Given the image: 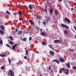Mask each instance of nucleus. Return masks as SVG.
I'll use <instances>...</instances> for the list:
<instances>
[{
	"label": "nucleus",
	"instance_id": "obj_51",
	"mask_svg": "<svg viewBox=\"0 0 76 76\" xmlns=\"http://www.w3.org/2000/svg\"><path fill=\"white\" fill-rule=\"evenodd\" d=\"M43 30L42 29H40V31L41 32H42V31Z\"/></svg>",
	"mask_w": 76,
	"mask_h": 76
},
{
	"label": "nucleus",
	"instance_id": "obj_20",
	"mask_svg": "<svg viewBox=\"0 0 76 76\" xmlns=\"http://www.w3.org/2000/svg\"><path fill=\"white\" fill-rule=\"evenodd\" d=\"M9 44H10L12 45V44H13V42H12V41H10L9 42Z\"/></svg>",
	"mask_w": 76,
	"mask_h": 76
},
{
	"label": "nucleus",
	"instance_id": "obj_17",
	"mask_svg": "<svg viewBox=\"0 0 76 76\" xmlns=\"http://www.w3.org/2000/svg\"><path fill=\"white\" fill-rule=\"evenodd\" d=\"M29 22H30V23H31V25H32V24H33V23H34V21H33L31 20H29Z\"/></svg>",
	"mask_w": 76,
	"mask_h": 76
},
{
	"label": "nucleus",
	"instance_id": "obj_10",
	"mask_svg": "<svg viewBox=\"0 0 76 76\" xmlns=\"http://www.w3.org/2000/svg\"><path fill=\"white\" fill-rule=\"evenodd\" d=\"M40 35L42 36H45L46 35V33L45 32H40Z\"/></svg>",
	"mask_w": 76,
	"mask_h": 76
},
{
	"label": "nucleus",
	"instance_id": "obj_27",
	"mask_svg": "<svg viewBox=\"0 0 76 76\" xmlns=\"http://www.w3.org/2000/svg\"><path fill=\"white\" fill-rule=\"evenodd\" d=\"M37 18L38 19H41V18H40V17L39 15H37Z\"/></svg>",
	"mask_w": 76,
	"mask_h": 76
},
{
	"label": "nucleus",
	"instance_id": "obj_23",
	"mask_svg": "<svg viewBox=\"0 0 76 76\" xmlns=\"http://www.w3.org/2000/svg\"><path fill=\"white\" fill-rule=\"evenodd\" d=\"M52 12H53L52 9H50V14H51H51H52Z\"/></svg>",
	"mask_w": 76,
	"mask_h": 76
},
{
	"label": "nucleus",
	"instance_id": "obj_59",
	"mask_svg": "<svg viewBox=\"0 0 76 76\" xmlns=\"http://www.w3.org/2000/svg\"><path fill=\"white\" fill-rule=\"evenodd\" d=\"M60 39H61V40H62V39H61V38H60Z\"/></svg>",
	"mask_w": 76,
	"mask_h": 76
},
{
	"label": "nucleus",
	"instance_id": "obj_7",
	"mask_svg": "<svg viewBox=\"0 0 76 76\" xmlns=\"http://www.w3.org/2000/svg\"><path fill=\"white\" fill-rule=\"evenodd\" d=\"M23 63L22 61H20L19 62L16 64V65H17V66H19L20 64H23Z\"/></svg>",
	"mask_w": 76,
	"mask_h": 76
},
{
	"label": "nucleus",
	"instance_id": "obj_33",
	"mask_svg": "<svg viewBox=\"0 0 76 76\" xmlns=\"http://www.w3.org/2000/svg\"><path fill=\"white\" fill-rule=\"evenodd\" d=\"M32 70L34 72H36V70L35 68H33Z\"/></svg>",
	"mask_w": 76,
	"mask_h": 76
},
{
	"label": "nucleus",
	"instance_id": "obj_53",
	"mask_svg": "<svg viewBox=\"0 0 76 76\" xmlns=\"http://www.w3.org/2000/svg\"><path fill=\"white\" fill-rule=\"evenodd\" d=\"M14 15L15 16H16V14H15V13L14 12Z\"/></svg>",
	"mask_w": 76,
	"mask_h": 76
},
{
	"label": "nucleus",
	"instance_id": "obj_29",
	"mask_svg": "<svg viewBox=\"0 0 76 76\" xmlns=\"http://www.w3.org/2000/svg\"><path fill=\"white\" fill-rule=\"evenodd\" d=\"M6 55L5 54H2L0 55V56H1V57H4Z\"/></svg>",
	"mask_w": 76,
	"mask_h": 76
},
{
	"label": "nucleus",
	"instance_id": "obj_62",
	"mask_svg": "<svg viewBox=\"0 0 76 76\" xmlns=\"http://www.w3.org/2000/svg\"><path fill=\"white\" fill-rule=\"evenodd\" d=\"M40 76H42V75H41Z\"/></svg>",
	"mask_w": 76,
	"mask_h": 76
},
{
	"label": "nucleus",
	"instance_id": "obj_34",
	"mask_svg": "<svg viewBox=\"0 0 76 76\" xmlns=\"http://www.w3.org/2000/svg\"><path fill=\"white\" fill-rule=\"evenodd\" d=\"M47 8L46 7L45 8V12H47Z\"/></svg>",
	"mask_w": 76,
	"mask_h": 76
},
{
	"label": "nucleus",
	"instance_id": "obj_60",
	"mask_svg": "<svg viewBox=\"0 0 76 76\" xmlns=\"http://www.w3.org/2000/svg\"><path fill=\"white\" fill-rule=\"evenodd\" d=\"M8 53H9V54H10V52H9Z\"/></svg>",
	"mask_w": 76,
	"mask_h": 76
},
{
	"label": "nucleus",
	"instance_id": "obj_15",
	"mask_svg": "<svg viewBox=\"0 0 76 76\" xmlns=\"http://www.w3.org/2000/svg\"><path fill=\"white\" fill-rule=\"evenodd\" d=\"M0 34L3 35L4 34V31L0 30Z\"/></svg>",
	"mask_w": 76,
	"mask_h": 76
},
{
	"label": "nucleus",
	"instance_id": "obj_19",
	"mask_svg": "<svg viewBox=\"0 0 76 76\" xmlns=\"http://www.w3.org/2000/svg\"><path fill=\"white\" fill-rule=\"evenodd\" d=\"M29 51L28 50H26V55H28V53Z\"/></svg>",
	"mask_w": 76,
	"mask_h": 76
},
{
	"label": "nucleus",
	"instance_id": "obj_13",
	"mask_svg": "<svg viewBox=\"0 0 76 76\" xmlns=\"http://www.w3.org/2000/svg\"><path fill=\"white\" fill-rule=\"evenodd\" d=\"M65 64H66V66H67V67H68V68H70V63L68 62L67 64L65 63Z\"/></svg>",
	"mask_w": 76,
	"mask_h": 76
},
{
	"label": "nucleus",
	"instance_id": "obj_57",
	"mask_svg": "<svg viewBox=\"0 0 76 76\" xmlns=\"http://www.w3.org/2000/svg\"><path fill=\"white\" fill-rule=\"evenodd\" d=\"M28 70H29V69H30V67H29L28 68Z\"/></svg>",
	"mask_w": 76,
	"mask_h": 76
},
{
	"label": "nucleus",
	"instance_id": "obj_44",
	"mask_svg": "<svg viewBox=\"0 0 76 76\" xmlns=\"http://www.w3.org/2000/svg\"><path fill=\"white\" fill-rule=\"evenodd\" d=\"M63 72V71H62V70H61L59 71V73H62V72Z\"/></svg>",
	"mask_w": 76,
	"mask_h": 76
},
{
	"label": "nucleus",
	"instance_id": "obj_54",
	"mask_svg": "<svg viewBox=\"0 0 76 76\" xmlns=\"http://www.w3.org/2000/svg\"><path fill=\"white\" fill-rule=\"evenodd\" d=\"M76 66H74V70H76Z\"/></svg>",
	"mask_w": 76,
	"mask_h": 76
},
{
	"label": "nucleus",
	"instance_id": "obj_3",
	"mask_svg": "<svg viewBox=\"0 0 76 76\" xmlns=\"http://www.w3.org/2000/svg\"><path fill=\"white\" fill-rule=\"evenodd\" d=\"M59 60L61 62H64V60L63 58L61 56H60V57L58 58Z\"/></svg>",
	"mask_w": 76,
	"mask_h": 76
},
{
	"label": "nucleus",
	"instance_id": "obj_21",
	"mask_svg": "<svg viewBox=\"0 0 76 76\" xmlns=\"http://www.w3.org/2000/svg\"><path fill=\"white\" fill-rule=\"evenodd\" d=\"M64 73L66 74V75H69V72L67 71H66L65 72H64Z\"/></svg>",
	"mask_w": 76,
	"mask_h": 76
},
{
	"label": "nucleus",
	"instance_id": "obj_50",
	"mask_svg": "<svg viewBox=\"0 0 76 76\" xmlns=\"http://www.w3.org/2000/svg\"><path fill=\"white\" fill-rule=\"evenodd\" d=\"M49 4L50 6V7H51V4H50V3H49Z\"/></svg>",
	"mask_w": 76,
	"mask_h": 76
},
{
	"label": "nucleus",
	"instance_id": "obj_9",
	"mask_svg": "<svg viewBox=\"0 0 76 76\" xmlns=\"http://www.w3.org/2000/svg\"><path fill=\"white\" fill-rule=\"evenodd\" d=\"M1 28V29L3 31H4V29H5V28L4 26V25H1L0 26Z\"/></svg>",
	"mask_w": 76,
	"mask_h": 76
},
{
	"label": "nucleus",
	"instance_id": "obj_30",
	"mask_svg": "<svg viewBox=\"0 0 76 76\" xmlns=\"http://www.w3.org/2000/svg\"><path fill=\"white\" fill-rule=\"evenodd\" d=\"M1 70H4V67L3 66H2L1 67Z\"/></svg>",
	"mask_w": 76,
	"mask_h": 76
},
{
	"label": "nucleus",
	"instance_id": "obj_36",
	"mask_svg": "<svg viewBox=\"0 0 76 76\" xmlns=\"http://www.w3.org/2000/svg\"><path fill=\"white\" fill-rule=\"evenodd\" d=\"M18 13L19 15H22V12L19 11L18 12Z\"/></svg>",
	"mask_w": 76,
	"mask_h": 76
},
{
	"label": "nucleus",
	"instance_id": "obj_5",
	"mask_svg": "<svg viewBox=\"0 0 76 76\" xmlns=\"http://www.w3.org/2000/svg\"><path fill=\"white\" fill-rule=\"evenodd\" d=\"M32 7L34 8V5H29V8L30 10H32Z\"/></svg>",
	"mask_w": 76,
	"mask_h": 76
},
{
	"label": "nucleus",
	"instance_id": "obj_16",
	"mask_svg": "<svg viewBox=\"0 0 76 76\" xmlns=\"http://www.w3.org/2000/svg\"><path fill=\"white\" fill-rule=\"evenodd\" d=\"M46 23H47V21L46 20H44L43 21V24L44 25H46Z\"/></svg>",
	"mask_w": 76,
	"mask_h": 76
},
{
	"label": "nucleus",
	"instance_id": "obj_1",
	"mask_svg": "<svg viewBox=\"0 0 76 76\" xmlns=\"http://www.w3.org/2000/svg\"><path fill=\"white\" fill-rule=\"evenodd\" d=\"M9 74L10 76H14V72L11 69H10V70L8 72V73L7 74V75L9 76Z\"/></svg>",
	"mask_w": 76,
	"mask_h": 76
},
{
	"label": "nucleus",
	"instance_id": "obj_43",
	"mask_svg": "<svg viewBox=\"0 0 76 76\" xmlns=\"http://www.w3.org/2000/svg\"><path fill=\"white\" fill-rule=\"evenodd\" d=\"M18 29H17V28H16V29L15 30V32H18Z\"/></svg>",
	"mask_w": 76,
	"mask_h": 76
},
{
	"label": "nucleus",
	"instance_id": "obj_2",
	"mask_svg": "<svg viewBox=\"0 0 76 76\" xmlns=\"http://www.w3.org/2000/svg\"><path fill=\"white\" fill-rule=\"evenodd\" d=\"M61 26L63 28H66V29H69V26L64 24L63 23H61Z\"/></svg>",
	"mask_w": 76,
	"mask_h": 76
},
{
	"label": "nucleus",
	"instance_id": "obj_28",
	"mask_svg": "<svg viewBox=\"0 0 76 76\" xmlns=\"http://www.w3.org/2000/svg\"><path fill=\"white\" fill-rule=\"evenodd\" d=\"M12 36H10L9 37V38L12 41H13V38H12Z\"/></svg>",
	"mask_w": 76,
	"mask_h": 76
},
{
	"label": "nucleus",
	"instance_id": "obj_56",
	"mask_svg": "<svg viewBox=\"0 0 76 76\" xmlns=\"http://www.w3.org/2000/svg\"><path fill=\"white\" fill-rule=\"evenodd\" d=\"M53 70L52 69H51V73H53Z\"/></svg>",
	"mask_w": 76,
	"mask_h": 76
},
{
	"label": "nucleus",
	"instance_id": "obj_39",
	"mask_svg": "<svg viewBox=\"0 0 76 76\" xmlns=\"http://www.w3.org/2000/svg\"><path fill=\"white\" fill-rule=\"evenodd\" d=\"M31 39H32V37H29V41H31Z\"/></svg>",
	"mask_w": 76,
	"mask_h": 76
},
{
	"label": "nucleus",
	"instance_id": "obj_11",
	"mask_svg": "<svg viewBox=\"0 0 76 76\" xmlns=\"http://www.w3.org/2000/svg\"><path fill=\"white\" fill-rule=\"evenodd\" d=\"M26 39H27L26 37L24 38L23 39L22 38L21 39V40L22 41H25V42H26Z\"/></svg>",
	"mask_w": 76,
	"mask_h": 76
},
{
	"label": "nucleus",
	"instance_id": "obj_41",
	"mask_svg": "<svg viewBox=\"0 0 76 76\" xmlns=\"http://www.w3.org/2000/svg\"><path fill=\"white\" fill-rule=\"evenodd\" d=\"M69 51H74V50L73 49V50H72L71 49H69Z\"/></svg>",
	"mask_w": 76,
	"mask_h": 76
},
{
	"label": "nucleus",
	"instance_id": "obj_61",
	"mask_svg": "<svg viewBox=\"0 0 76 76\" xmlns=\"http://www.w3.org/2000/svg\"><path fill=\"white\" fill-rule=\"evenodd\" d=\"M30 35H31V34H30Z\"/></svg>",
	"mask_w": 76,
	"mask_h": 76
},
{
	"label": "nucleus",
	"instance_id": "obj_52",
	"mask_svg": "<svg viewBox=\"0 0 76 76\" xmlns=\"http://www.w3.org/2000/svg\"><path fill=\"white\" fill-rule=\"evenodd\" d=\"M19 20H22V19L20 18H19Z\"/></svg>",
	"mask_w": 76,
	"mask_h": 76
},
{
	"label": "nucleus",
	"instance_id": "obj_26",
	"mask_svg": "<svg viewBox=\"0 0 76 76\" xmlns=\"http://www.w3.org/2000/svg\"><path fill=\"white\" fill-rule=\"evenodd\" d=\"M21 34H22V32H20V31H19L18 32V35H20Z\"/></svg>",
	"mask_w": 76,
	"mask_h": 76
},
{
	"label": "nucleus",
	"instance_id": "obj_22",
	"mask_svg": "<svg viewBox=\"0 0 76 76\" xmlns=\"http://www.w3.org/2000/svg\"><path fill=\"white\" fill-rule=\"evenodd\" d=\"M62 71H63L64 72H66V71H67V70L65 69V68H64V67L62 68Z\"/></svg>",
	"mask_w": 76,
	"mask_h": 76
},
{
	"label": "nucleus",
	"instance_id": "obj_24",
	"mask_svg": "<svg viewBox=\"0 0 76 76\" xmlns=\"http://www.w3.org/2000/svg\"><path fill=\"white\" fill-rule=\"evenodd\" d=\"M8 60L9 61V64H10V63L11 62V59L9 58V57H8Z\"/></svg>",
	"mask_w": 76,
	"mask_h": 76
},
{
	"label": "nucleus",
	"instance_id": "obj_38",
	"mask_svg": "<svg viewBox=\"0 0 76 76\" xmlns=\"http://www.w3.org/2000/svg\"><path fill=\"white\" fill-rule=\"evenodd\" d=\"M6 12L7 14H8V15H10V12H9L8 11H7Z\"/></svg>",
	"mask_w": 76,
	"mask_h": 76
},
{
	"label": "nucleus",
	"instance_id": "obj_12",
	"mask_svg": "<svg viewBox=\"0 0 76 76\" xmlns=\"http://www.w3.org/2000/svg\"><path fill=\"white\" fill-rule=\"evenodd\" d=\"M64 19H65V20H67L68 22V23H70V20L68 19V18H65Z\"/></svg>",
	"mask_w": 76,
	"mask_h": 76
},
{
	"label": "nucleus",
	"instance_id": "obj_46",
	"mask_svg": "<svg viewBox=\"0 0 76 76\" xmlns=\"http://www.w3.org/2000/svg\"><path fill=\"white\" fill-rule=\"evenodd\" d=\"M74 28L75 30V31H76V26H74Z\"/></svg>",
	"mask_w": 76,
	"mask_h": 76
},
{
	"label": "nucleus",
	"instance_id": "obj_32",
	"mask_svg": "<svg viewBox=\"0 0 76 76\" xmlns=\"http://www.w3.org/2000/svg\"><path fill=\"white\" fill-rule=\"evenodd\" d=\"M55 13L56 15H58V12L56 11H55Z\"/></svg>",
	"mask_w": 76,
	"mask_h": 76
},
{
	"label": "nucleus",
	"instance_id": "obj_8",
	"mask_svg": "<svg viewBox=\"0 0 76 76\" xmlns=\"http://www.w3.org/2000/svg\"><path fill=\"white\" fill-rule=\"evenodd\" d=\"M53 62L55 61V62H56L57 64H59V63H60V61H58V60L54 59L53 60Z\"/></svg>",
	"mask_w": 76,
	"mask_h": 76
},
{
	"label": "nucleus",
	"instance_id": "obj_25",
	"mask_svg": "<svg viewBox=\"0 0 76 76\" xmlns=\"http://www.w3.org/2000/svg\"><path fill=\"white\" fill-rule=\"evenodd\" d=\"M68 32H69V31L66 30H65L64 31V33L65 34H68Z\"/></svg>",
	"mask_w": 76,
	"mask_h": 76
},
{
	"label": "nucleus",
	"instance_id": "obj_47",
	"mask_svg": "<svg viewBox=\"0 0 76 76\" xmlns=\"http://www.w3.org/2000/svg\"><path fill=\"white\" fill-rule=\"evenodd\" d=\"M49 47H50V48H51L52 47V46H51L50 45H49Z\"/></svg>",
	"mask_w": 76,
	"mask_h": 76
},
{
	"label": "nucleus",
	"instance_id": "obj_55",
	"mask_svg": "<svg viewBox=\"0 0 76 76\" xmlns=\"http://www.w3.org/2000/svg\"><path fill=\"white\" fill-rule=\"evenodd\" d=\"M7 5L8 6V7H9L10 6V4H8Z\"/></svg>",
	"mask_w": 76,
	"mask_h": 76
},
{
	"label": "nucleus",
	"instance_id": "obj_40",
	"mask_svg": "<svg viewBox=\"0 0 76 76\" xmlns=\"http://www.w3.org/2000/svg\"><path fill=\"white\" fill-rule=\"evenodd\" d=\"M42 44L44 45H46V43L45 42H42Z\"/></svg>",
	"mask_w": 76,
	"mask_h": 76
},
{
	"label": "nucleus",
	"instance_id": "obj_42",
	"mask_svg": "<svg viewBox=\"0 0 76 76\" xmlns=\"http://www.w3.org/2000/svg\"><path fill=\"white\" fill-rule=\"evenodd\" d=\"M51 66H49V67L48 69L49 70H51Z\"/></svg>",
	"mask_w": 76,
	"mask_h": 76
},
{
	"label": "nucleus",
	"instance_id": "obj_58",
	"mask_svg": "<svg viewBox=\"0 0 76 76\" xmlns=\"http://www.w3.org/2000/svg\"><path fill=\"white\" fill-rule=\"evenodd\" d=\"M47 31H48V28L46 29Z\"/></svg>",
	"mask_w": 76,
	"mask_h": 76
},
{
	"label": "nucleus",
	"instance_id": "obj_35",
	"mask_svg": "<svg viewBox=\"0 0 76 76\" xmlns=\"http://www.w3.org/2000/svg\"><path fill=\"white\" fill-rule=\"evenodd\" d=\"M6 45H7V47H9V48H10V46L8 44H6Z\"/></svg>",
	"mask_w": 76,
	"mask_h": 76
},
{
	"label": "nucleus",
	"instance_id": "obj_45",
	"mask_svg": "<svg viewBox=\"0 0 76 76\" xmlns=\"http://www.w3.org/2000/svg\"><path fill=\"white\" fill-rule=\"evenodd\" d=\"M24 58L26 59H27V56H24Z\"/></svg>",
	"mask_w": 76,
	"mask_h": 76
},
{
	"label": "nucleus",
	"instance_id": "obj_64",
	"mask_svg": "<svg viewBox=\"0 0 76 76\" xmlns=\"http://www.w3.org/2000/svg\"><path fill=\"white\" fill-rule=\"evenodd\" d=\"M69 4H70L69 3Z\"/></svg>",
	"mask_w": 76,
	"mask_h": 76
},
{
	"label": "nucleus",
	"instance_id": "obj_31",
	"mask_svg": "<svg viewBox=\"0 0 76 76\" xmlns=\"http://www.w3.org/2000/svg\"><path fill=\"white\" fill-rule=\"evenodd\" d=\"M0 44L1 45H3V41L2 40L0 41Z\"/></svg>",
	"mask_w": 76,
	"mask_h": 76
},
{
	"label": "nucleus",
	"instance_id": "obj_14",
	"mask_svg": "<svg viewBox=\"0 0 76 76\" xmlns=\"http://www.w3.org/2000/svg\"><path fill=\"white\" fill-rule=\"evenodd\" d=\"M16 45H17V44H15L13 46L12 48V49L13 50H15V47H16Z\"/></svg>",
	"mask_w": 76,
	"mask_h": 76
},
{
	"label": "nucleus",
	"instance_id": "obj_49",
	"mask_svg": "<svg viewBox=\"0 0 76 76\" xmlns=\"http://www.w3.org/2000/svg\"><path fill=\"white\" fill-rule=\"evenodd\" d=\"M36 28L37 29H39L40 28H39V27H36Z\"/></svg>",
	"mask_w": 76,
	"mask_h": 76
},
{
	"label": "nucleus",
	"instance_id": "obj_4",
	"mask_svg": "<svg viewBox=\"0 0 76 76\" xmlns=\"http://www.w3.org/2000/svg\"><path fill=\"white\" fill-rule=\"evenodd\" d=\"M50 54H51V56H54V55H55V53L53 51H50Z\"/></svg>",
	"mask_w": 76,
	"mask_h": 76
},
{
	"label": "nucleus",
	"instance_id": "obj_6",
	"mask_svg": "<svg viewBox=\"0 0 76 76\" xmlns=\"http://www.w3.org/2000/svg\"><path fill=\"white\" fill-rule=\"evenodd\" d=\"M60 41V40H55L54 41V42L55 44H58V43H59V42Z\"/></svg>",
	"mask_w": 76,
	"mask_h": 76
},
{
	"label": "nucleus",
	"instance_id": "obj_48",
	"mask_svg": "<svg viewBox=\"0 0 76 76\" xmlns=\"http://www.w3.org/2000/svg\"><path fill=\"white\" fill-rule=\"evenodd\" d=\"M51 48V49H52V50H55V49L53 48V47H52Z\"/></svg>",
	"mask_w": 76,
	"mask_h": 76
},
{
	"label": "nucleus",
	"instance_id": "obj_37",
	"mask_svg": "<svg viewBox=\"0 0 76 76\" xmlns=\"http://www.w3.org/2000/svg\"><path fill=\"white\" fill-rule=\"evenodd\" d=\"M24 33H26V34H28V32L26 31V30H25L23 31Z\"/></svg>",
	"mask_w": 76,
	"mask_h": 76
},
{
	"label": "nucleus",
	"instance_id": "obj_18",
	"mask_svg": "<svg viewBox=\"0 0 76 76\" xmlns=\"http://www.w3.org/2000/svg\"><path fill=\"white\" fill-rule=\"evenodd\" d=\"M50 21V18H48L47 19V22L48 23V22H49Z\"/></svg>",
	"mask_w": 76,
	"mask_h": 76
},
{
	"label": "nucleus",
	"instance_id": "obj_63",
	"mask_svg": "<svg viewBox=\"0 0 76 76\" xmlns=\"http://www.w3.org/2000/svg\"><path fill=\"white\" fill-rule=\"evenodd\" d=\"M49 0V1H50V0Z\"/></svg>",
	"mask_w": 76,
	"mask_h": 76
}]
</instances>
